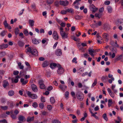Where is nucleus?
Here are the masks:
<instances>
[{
	"mask_svg": "<svg viewBox=\"0 0 123 123\" xmlns=\"http://www.w3.org/2000/svg\"><path fill=\"white\" fill-rule=\"evenodd\" d=\"M112 51L114 52H113L111 56L112 58H113L115 57V54L114 52L116 53L117 52V49L116 48H113L112 49Z\"/></svg>",
	"mask_w": 123,
	"mask_h": 123,
	"instance_id": "nucleus-15",
	"label": "nucleus"
},
{
	"mask_svg": "<svg viewBox=\"0 0 123 123\" xmlns=\"http://www.w3.org/2000/svg\"><path fill=\"white\" fill-rule=\"evenodd\" d=\"M62 27H64L65 26V24L63 22H61L59 24Z\"/></svg>",
	"mask_w": 123,
	"mask_h": 123,
	"instance_id": "nucleus-61",
	"label": "nucleus"
},
{
	"mask_svg": "<svg viewBox=\"0 0 123 123\" xmlns=\"http://www.w3.org/2000/svg\"><path fill=\"white\" fill-rule=\"evenodd\" d=\"M52 106L51 105H49L47 106V108L49 110H51L52 109Z\"/></svg>",
	"mask_w": 123,
	"mask_h": 123,
	"instance_id": "nucleus-53",
	"label": "nucleus"
},
{
	"mask_svg": "<svg viewBox=\"0 0 123 123\" xmlns=\"http://www.w3.org/2000/svg\"><path fill=\"white\" fill-rule=\"evenodd\" d=\"M7 123V122L5 120H0V123Z\"/></svg>",
	"mask_w": 123,
	"mask_h": 123,
	"instance_id": "nucleus-64",
	"label": "nucleus"
},
{
	"mask_svg": "<svg viewBox=\"0 0 123 123\" xmlns=\"http://www.w3.org/2000/svg\"><path fill=\"white\" fill-rule=\"evenodd\" d=\"M59 29L60 30V34L61 33L64 32V31H63V27H59Z\"/></svg>",
	"mask_w": 123,
	"mask_h": 123,
	"instance_id": "nucleus-52",
	"label": "nucleus"
},
{
	"mask_svg": "<svg viewBox=\"0 0 123 123\" xmlns=\"http://www.w3.org/2000/svg\"><path fill=\"white\" fill-rule=\"evenodd\" d=\"M101 24V21H99L98 23H96L94 25L96 27L98 26H100Z\"/></svg>",
	"mask_w": 123,
	"mask_h": 123,
	"instance_id": "nucleus-46",
	"label": "nucleus"
},
{
	"mask_svg": "<svg viewBox=\"0 0 123 123\" xmlns=\"http://www.w3.org/2000/svg\"><path fill=\"white\" fill-rule=\"evenodd\" d=\"M67 10H61L60 12V13L63 15H65L67 14Z\"/></svg>",
	"mask_w": 123,
	"mask_h": 123,
	"instance_id": "nucleus-45",
	"label": "nucleus"
},
{
	"mask_svg": "<svg viewBox=\"0 0 123 123\" xmlns=\"http://www.w3.org/2000/svg\"><path fill=\"white\" fill-rule=\"evenodd\" d=\"M107 90L110 96L112 98H114L115 97V95L114 94L115 93L114 92H113L109 88H107Z\"/></svg>",
	"mask_w": 123,
	"mask_h": 123,
	"instance_id": "nucleus-12",
	"label": "nucleus"
},
{
	"mask_svg": "<svg viewBox=\"0 0 123 123\" xmlns=\"http://www.w3.org/2000/svg\"><path fill=\"white\" fill-rule=\"evenodd\" d=\"M108 105L109 107H110L111 106L113 103L112 100L111 99H109L108 102Z\"/></svg>",
	"mask_w": 123,
	"mask_h": 123,
	"instance_id": "nucleus-29",
	"label": "nucleus"
},
{
	"mask_svg": "<svg viewBox=\"0 0 123 123\" xmlns=\"http://www.w3.org/2000/svg\"><path fill=\"white\" fill-rule=\"evenodd\" d=\"M59 3L60 5L63 6H68L69 4V2L68 0H60Z\"/></svg>",
	"mask_w": 123,
	"mask_h": 123,
	"instance_id": "nucleus-3",
	"label": "nucleus"
},
{
	"mask_svg": "<svg viewBox=\"0 0 123 123\" xmlns=\"http://www.w3.org/2000/svg\"><path fill=\"white\" fill-rule=\"evenodd\" d=\"M71 38L73 39L75 41H78L79 40V39L78 38H77L74 36H71Z\"/></svg>",
	"mask_w": 123,
	"mask_h": 123,
	"instance_id": "nucleus-33",
	"label": "nucleus"
},
{
	"mask_svg": "<svg viewBox=\"0 0 123 123\" xmlns=\"http://www.w3.org/2000/svg\"><path fill=\"white\" fill-rule=\"evenodd\" d=\"M64 72V69L60 65L57 71L58 74H62Z\"/></svg>",
	"mask_w": 123,
	"mask_h": 123,
	"instance_id": "nucleus-8",
	"label": "nucleus"
},
{
	"mask_svg": "<svg viewBox=\"0 0 123 123\" xmlns=\"http://www.w3.org/2000/svg\"><path fill=\"white\" fill-rule=\"evenodd\" d=\"M62 38L63 39H65L68 38V33H66L65 31L60 34Z\"/></svg>",
	"mask_w": 123,
	"mask_h": 123,
	"instance_id": "nucleus-5",
	"label": "nucleus"
},
{
	"mask_svg": "<svg viewBox=\"0 0 123 123\" xmlns=\"http://www.w3.org/2000/svg\"><path fill=\"white\" fill-rule=\"evenodd\" d=\"M44 106V104L43 103H41L39 104V107L41 109H43Z\"/></svg>",
	"mask_w": 123,
	"mask_h": 123,
	"instance_id": "nucleus-30",
	"label": "nucleus"
},
{
	"mask_svg": "<svg viewBox=\"0 0 123 123\" xmlns=\"http://www.w3.org/2000/svg\"><path fill=\"white\" fill-rule=\"evenodd\" d=\"M4 72L3 71H0V79H1L2 76L3 75V74L4 73Z\"/></svg>",
	"mask_w": 123,
	"mask_h": 123,
	"instance_id": "nucleus-59",
	"label": "nucleus"
},
{
	"mask_svg": "<svg viewBox=\"0 0 123 123\" xmlns=\"http://www.w3.org/2000/svg\"><path fill=\"white\" fill-rule=\"evenodd\" d=\"M103 38L106 41H108L109 39V35L106 33H103L102 35Z\"/></svg>",
	"mask_w": 123,
	"mask_h": 123,
	"instance_id": "nucleus-7",
	"label": "nucleus"
},
{
	"mask_svg": "<svg viewBox=\"0 0 123 123\" xmlns=\"http://www.w3.org/2000/svg\"><path fill=\"white\" fill-rule=\"evenodd\" d=\"M4 24L5 27L9 29H11L12 28L11 27L7 24L6 21H4Z\"/></svg>",
	"mask_w": 123,
	"mask_h": 123,
	"instance_id": "nucleus-21",
	"label": "nucleus"
},
{
	"mask_svg": "<svg viewBox=\"0 0 123 123\" xmlns=\"http://www.w3.org/2000/svg\"><path fill=\"white\" fill-rule=\"evenodd\" d=\"M18 65L20 69H22L24 68V66L21 65V63L20 62L18 63Z\"/></svg>",
	"mask_w": 123,
	"mask_h": 123,
	"instance_id": "nucleus-36",
	"label": "nucleus"
},
{
	"mask_svg": "<svg viewBox=\"0 0 123 123\" xmlns=\"http://www.w3.org/2000/svg\"><path fill=\"white\" fill-rule=\"evenodd\" d=\"M18 45L20 46H22L24 44L23 42L21 41H19L18 42Z\"/></svg>",
	"mask_w": 123,
	"mask_h": 123,
	"instance_id": "nucleus-50",
	"label": "nucleus"
},
{
	"mask_svg": "<svg viewBox=\"0 0 123 123\" xmlns=\"http://www.w3.org/2000/svg\"><path fill=\"white\" fill-rule=\"evenodd\" d=\"M26 74V72L22 71L20 72V74L21 76H24Z\"/></svg>",
	"mask_w": 123,
	"mask_h": 123,
	"instance_id": "nucleus-44",
	"label": "nucleus"
},
{
	"mask_svg": "<svg viewBox=\"0 0 123 123\" xmlns=\"http://www.w3.org/2000/svg\"><path fill=\"white\" fill-rule=\"evenodd\" d=\"M110 3V1L108 0H106L104 4L106 5H109Z\"/></svg>",
	"mask_w": 123,
	"mask_h": 123,
	"instance_id": "nucleus-62",
	"label": "nucleus"
},
{
	"mask_svg": "<svg viewBox=\"0 0 123 123\" xmlns=\"http://www.w3.org/2000/svg\"><path fill=\"white\" fill-rule=\"evenodd\" d=\"M31 88L32 90L35 92H37L38 91V88L37 86L33 84L31 85Z\"/></svg>",
	"mask_w": 123,
	"mask_h": 123,
	"instance_id": "nucleus-13",
	"label": "nucleus"
},
{
	"mask_svg": "<svg viewBox=\"0 0 123 123\" xmlns=\"http://www.w3.org/2000/svg\"><path fill=\"white\" fill-rule=\"evenodd\" d=\"M8 46V45L7 44L3 43L0 45V49H6L7 48Z\"/></svg>",
	"mask_w": 123,
	"mask_h": 123,
	"instance_id": "nucleus-19",
	"label": "nucleus"
},
{
	"mask_svg": "<svg viewBox=\"0 0 123 123\" xmlns=\"http://www.w3.org/2000/svg\"><path fill=\"white\" fill-rule=\"evenodd\" d=\"M37 103L36 102H34L32 103V106L35 108H36L38 106Z\"/></svg>",
	"mask_w": 123,
	"mask_h": 123,
	"instance_id": "nucleus-43",
	"label": "nucleus"
},
{
	"mask_svg": "<svg viewBox=\"0 0 123 123\" xmlns=\"http://www.w3.org/2000/svg\"><path fill=\"white\" fill-rule=\"evenodd\" d=\"M97 80L96 79H95L94 80V82L92 84L91 87L92 88L94 86L96 85L97 84Z\"/></svg>",
	"mask_w": 123,
	"mask_h": 123,
	"instance_id": "nucleus-37",
	"label": "nucleus"
},
{
	"mask_svg": "<svg viewBox=\"0 0 123 123\" xmlns=\"http://www.w3.org/2000/svg\"><path fill=\"white\" fill-rule=\"evenodd\" d=\"M53 38L55 40H57L59 38V36L57 31H55L53 32L52 34Z\"/></svg>",
	"mask_w": 123,
	"mask_h": 123,
	"instance_id": "nucleus-6",
	"label": "nucleus"
},
{
	"mask_svg": "<svg viewBox=\"0 0 123 123\" xmlns=\"http://www.w3.org/2000/svg\"><path fill=\"white\" fill-rule=\"evenodd\" d=\"M123 55H121L117 56L116 58V60L117 61H119L121 60L123 57Z\"/></svg>",
	"mask_w": 123,
	"mask_h": 123,
	"instance_id": "nucleus-34",
	"label": "nucleus"
},
{
	"mask_svg": "<svg viewBox=\"0 0 123 123\" xmlns=\"http://www.w3.org/2000/svg\"><path fill=\"white\" fill-rule=\"evenodd\" d=\"M50 101L51 104H54L55 102L54 98L53 97H51L50 98Z\"/></svg>",
	"mask_w": 123,
	"mask_h": 123,
	"instance_id": "nucleus-40",
	"label": "nucleus"
},
{
	"mask_svg": "<svg viewBox=\"0 0 123 123\" xmlns=\"http://www.w3.org/2000/svg\"><path fill=\"white\" fill-rule=\"evenodd\" d=\"M26 94L30 97L33 99H36L37 98V95L35 94L31 93V92L29 91L26 92Z\"/></svg>",
	"mask_w": 123,
	"mask_h": 123,
	"instance_id": "nucleus-2",
	"label": "nucleus"
},
{
	"mask_svg": "<svg viewBox=\"0 0 123 123\" xmlns=\"http://www.w3.org/2000/svg\"><path fill=\"white\" fill-rule=\"evenodd\" d=\"M20 81L23 85H25L27 83L28 80L24 79L22 78L20 79Z\"/></svg>",
	"mask_w": 123,
	"mask_h": 123,
	"instance_id": "nucleus-16",
	"label": "nucleus"
},
{
	"mask_svg": "<svg viewBox=\"0 0 123 123\" xmlns=\"http://www.w3.org/2000/svg\"><path fill=\"white\" fill-rule=\"evenodd\" d=\"M3 83V86L4 88H5L6 86H8L9 85L8 82L6 80L4 81Z\"/></svg>",
	"mask_w": 123,
	"mask_h": 123,
	"instance_id": "nucleus-27",
	"label": "nucleus"
},
{
	"mask_svg": "<svg viewBox=\"0 0 123 123\" xmlns=\"http://www.w3.org/2000/svg\"><path fill=\"white\" fill-rule=\"evenodd\" d=\"M38 83L40 85L39 87L41 89H44L45 88V86L42 80H39L38 81Z\"/></svg>",
	"mask_w": 123,
	"mask_h": 123,
	"instance_id": "nucleus-4",
	"label": "nucleus"
},
{
	"mask_svg": "<svg viewBox=\"0 0 123 123\" xmlns=\"http://www.w3.org/2000/svg\"><path fill=\"white\" fill-rule=\"evenodd\" d=\"M32 50L31 48L30 47H28L26 49V52L27 53H28H28H30L31 54L32 53Z\"/></svg>",
	"mask_w": 123,
	"mask_h": 123,
	"instance_id": "nucleus-26",
	"label": "nucleus"
},
{
	"mask_svg": "<svg viewBox=\"0 0 123 123\" xmlns=\"http://www.w3.org/2000/svg\"><path fill=\"white\" fill-rule=\"evenodd\" d=\"M83 55L84 57L86 58H87L90 56L87 53L84 54Z\"/></svg>",
	"mask_w": 123,
	"mask_h": 123,
	"instance_id": "nucleus-57",
	"label": "nucleus"
},
{
	"mask_svg": "<svg viewBox=\"0 0 123 123\" xmlns=\"http://www.w3.org/2000/svg\"><path fill=\"white\" fill-rule=\"evenodd\" d=\"M56 64L55 63H52L50 64V67L52 69H53L56 66Z\"/></svg>",
	"mask_w": 123,
	"mask_h": 123,
	"instance_id": "nucleus-31",
	"label": "nucleus"
},
{
	"mask_svg": "<svg viewBox=\"0 0 123 123\" xmlns=\"http://www.w3.org/2000/svg\"><path fill=\"white\" fill-rule=\"evenodd\" d=\"M52 123H61V122L57 120H54L53 121Z\"/></svg>",
	"mask_w": 123,
	"mask_h": 123,
	"instance_id": "nucleus-63",
	"label": "nucleus"
},
{
	"mask_svg": "<svg viewBox=\"0 0 123 123\" xmlns=\"http://www.w3.org/2000/svg\"><path fill=\"white\" fill-rule=\"evenodd\" d=\"M62 54L61 50L60 49H56L55 51V54L57 56L61 55Z\"/></svg>",
	"mask_w": 123,
	"mask_h": 123,
	"instance_id": "nucleus-14",
	"label": "nucleus"
},
{
	"mask_svg": "<svg viewBox=\"0 0 123 123\" xmlns=\"http://www.w3.org/2000/svg\"><path fill=\"white\" fill-rule=\"evenodd\" d=\"M90 10L92 12H95L98 10V8H96L93 4H91L90 6Z\"/></svg>",
	"mask_w": 123,
	"mask_h": 123,
	"instance_id": "nucleus-9",
	"label": "nucleus"
},
{
	"mask_svg": "<svg viewBox=\"0 0 123 123\" xmlns=\"http://www.w3.org/2000/svg\"><path fill=\"white\" fill-rule=\"evenodd\" d=\"M69 93L68 91H66L65 94V96L66 98H67L68 97Z\"/></svg>",
	"mask_w": 123,
	"mask_h": 123,
	"instance_id": "nucleus-54",
	"label": "nucleus"
},
{
	"mask_svg": "<svg viewBox=\"0 0 123 123\" xmlns=\"http://www.w3.org/2000/svg\"><path fill=\"white\" fill-rule=\"evenodd\" d=\"M115 80V79L114 78H112V79H109L108 80V82L110 83H111L113 81H114Z\"/></svg>",
	"mask_w": 123,
	"mask_h": 123,
	"instance_id": "nucleus-56",
	"label": "nucleus"
},
{
	"mask_svg": "<svg viewBox=\"0 0 123 123\" xmlns=\"http://www.w3.org/2000/svg\"><path fill=\"white\" fill-rule=\"evenodd\" d=\"M75 18L76 19L79 20L82 18V16L78 15L76 16Z\"/></svg>",
	"mask_w": 123,
	"mask_h": 123,
	"instance_id": "nucleus-49",
	"label": "nucleus"
},
{
	"mask_svg": "<svg viewBox=\"0 0 123 123\" xmlns=\"http://www.w3.org/2000/svg\"><path fill=\"white\" fill-rule=\"evenodd\" d=\"M41 100L42 102H45V98L43 97H42L41 98Z\"/></svg>",
	"mask_w": 123,
	"mask_h": 123,
	"instance_id": "nucleus-55",
	"label": "nucleus"
},
{
	"mask_svg": "<svg viewBox=\"0 0 123 123\" xmlns=\"http://www.w3.org/2000/svg\"><path fill=\"white\" fill-rule=\"evenodd\" d=\"M18 120L21 122H24L26 121V119L23 116L20 115L19 116Z\"/></svg>",
	"mask_w": 123,
	"mask_h": 123,
	"instance_id": "nucleus-17",
	"label": "nucleus"
},
{
	"mask_svg": "<svg viewBox=\"0 0 123 123\" xmlns=\"http://www.w3.org/2000/svg\"><path fill=\"white\" fill-rule=\"evenodd\" d=\"M29 23L30 25L31 26H33L34 25V21L33 20H29Z\"/></svg>",
	"mask_w": 123,
	"mask_h": 123,
	"instance_id": "nucleus-24",
	"label": "nucleus"
},
{
	"mask_svg": "<svg viewBox=\"0 0 123 123\" xmlns=\"http://www.w3.org/2000/svg\"><path fill=\"white\" fill-rule=\"evenodd\" d=\"M59 87L62 91H64L67 88L66 86L63 85H60L59 86Z\"/></svg>",
	"mask_w": 123,
	"mask_h": 123,
	"instance_id": "nucleus-22",
	"label": "nucleus"
},
{
	"mask_svg": "<svg viewBox=\"0 0 123 123\" xmlns=\"http://www.w3.org/2000/svg\"><path fill=\"white\" fill-rule=\"evenodd\" d=\"M115 24L117 26H118L119 24H122L123 25V19L119 18L117 19L115 21Z\"/></svg>",
	"mask_w": 123,
	"mask_h": 123,
	"instance_id": "nucleus-10",
	"label": "nucleus"
},
{
	"mask_svg": "<svg viewBox=\"0 0 123 123\" xmlns=\"http://www.w3.org/2000/svg\"><path fill=\"white\" fill-rule=\"evenodd\" d=\"M98 39H99L100 40H102V38L101 37L99 36L98 37H97V40L98 42L100 44L101 43H102V42L99 40Z\"/></svg>",
	"mask_w": 123,
	"mask_h": 123,
	"instance_id": "nucleus-38",
	"label": "nucleus"
},
{
	"mask_svg": "<svg viewBox=\"0 0 123 123\" xmlns=\"http://www.w3.org/2000/svg\"><path fill=\"white\" fill-rule=\"evenodd\" d=\"M31 54L35 56H37L38 55V52L36 49H34L32 51Z\"/></svg>",
	"mask_w": 123,
	"mask_h": 123,
	"instance_id": "nucleus-23",
	"label": "nucleus"
},
{
	"mask_svg": "<svg viewBox=\"0 0 123 123\" xmlns=\"http://www.w3.org/2000/svg\"><path fill=\"white\" fill-rule=\"evenodd\" d=\"M67 12L70 13H73L74 12V9L71 8H69L67 9Z\"/></svg>",
	"mask_w": 123,
	"mask_h": 123,
	"instance_id": "nucleus-32",
	"label": "nucleus"
},
{
	"mask_svg": "<svg viewBox=\"0 0 123 123\" xmlns=\"http://www.w3.org/2000/svg\"><path fill=\"white\" fill-rule=\"evenodd\" d=\"M15 32L16 35H17L18 34L19 32V30L18 28L17 27L15 28Z\"/></svg>",
	"mask_w": 123,
	"mask_h": 123,
	"instance_id": "nucleus-51",
	"label": "nucleus"
},
{
	"mask_svg": "<svg viewBox=\"0 0 123 123\" xmlns=\"http://www.w3.org/2000/svg\"><path fill=\"white\" fill-rule=\"evenodd\" d=\"M103 118L106 121H107L108 120V119L105 113L103 114L102 116Z\"/></svg>",
	"mask_w": 123,
	"mask_h": 123,
	"instance_id": "nucleus-42",
	"label": "nucleus"
},
{
	"mask_svg": "<svg viewBox=\"0 0 123 123\" xmlns=\"http://www.w3.org/2000/svg\"><path fill=\"white\" fill-rule=\"evenodd\" d=\"M20 78L19 76L17 75L14 78H12V79L11 80L12 82L13 83H17L18 82V79Z\"/></svg>",
	"mask_w": 123,
	"mask_h": 123,
	"instance_id": "nucleus-11",
	"label": "nucleus"
},
{
	"mask_svg": "<svg viewBox=\"0 0 123 123\" xmlns=\"http://www.w3.org/2000/svg\"><path fill=\"white\" fill-rule=\"evenodd\" d=\"M47 12L46 11H44L42 13L43 15L45 17H47Z\"/></svg>",
	"mask_w": 123,
	"mask_h": 123,
	"instance_id": "nucleus-58",
	"label": "nucleus"
},
{
	"mask_svg": "<svg viewBox=\"0 0 123 123\" xmlns=\"http://www.w3.org/2000/svg\"><path fill=\"white\" fill-rule=\"evenodd\" d=\"M77 59L76 58H74L72 60V62L73 63H74L75 64L77 63Z\"/></svg>",
	"mask_w": 123,
	"mask_h": 123,
	"instance_id": "nucleus-47",
	"label": "nucleus"
},
{
	"mask_svg": "<svg viewBox=\"0 0 123 123\" xmlns=\"http://www.w3.org/2000/svg\"><path fill=\"white\" fill-rule=\"evenodd\" d=\"M14 94V92L12 90H10L8 92V94L9 96H13Z\"/></svg>",
	"mask_w": 123,
	"mask_h": 123,
	"instance_id": "nucleus-28",
	"label": "nucleus"
},
{
	"mask_svg": "<svg viewBox=\"0 0 123 123\" xmlns=\"http://www.w3.org/2000/svg\"><path fill=\"white\" fill-rule=\"evenodd\" d=\"M107 9L108 12L109 13H111L112 12V9L111 6H108L107 8Z\"/></svg>",
	"mask_w": 123,
	"mask_h": 123,
	"instance_id": "nucleus-41",
	"label": "nucleus"
},
{
	"mask_svg": "<svg viewBox=\"0 0 123 123\" xmlns=\"http://www.w3.org/2000/svg\"><path fill=\"white\" fill-rule=\"evenodd\" d=\"M115 85H112L111 87L112 90L113 91L114 93H115V94L117 92V90L116 89H114L115 88Z\"/></svg>",
	"mask_w": 123,
	"mask_h": 123,
	"instance_id": "nucleus-25",
	"label": "nucleus"
},
{
	"mask_svg": "<svg viewBox=\"0 0 123 123\" xmlns=\"http://www.w3.org/2000/svg\"><path fill=\"white\" fill-rule=\"evenodd\" d=\"M24 34L26 36H27L29 34L28 31L27 30H25L24 31Z\"/></svg>",
	"mask_w": 123,
	"mask_h": 123,
	"instance_id": "nucleus-60",
	"label": "nucleus"
},
{
	"mask_svg": "<svg viewBox=\"0 0 123 123\" xmlns=\"http://www.w3.org/2000/svg\"><path fill=\"white\" fill-rule=\"evenodd\" d=\"M77 98L79 100L81 101L83 100V97L80 95H76Z\"/></svg>",
	"mask_w": 123,
	"mask_h": 123,
	"instance_id": "nucleus-48",
	"label": "nucleus"
},
{
	"mask_svg": "<svg viewBox=\"0 0 123 123\" xmlns=\"http://www.w3.org/2000/svg\"><path fill=\"white\" fill-rule=\"evenodd\" d=\"M34 118V117H28L27 118V121L28 122H31L33 120Z\"/></svg>",
	"mask_w": 123,
	"mask_h": 123,
	"instance_id": "nucleus-35",
	"label": "nucleus"
},
{
	"mask_svg": "<svg viewBox=\"0 0 123 123\" xmlns=\"http://www.w3.org/2000/svg\"><path fill=\"white\" fill-rule=\"evenodd\" d=\"M41 41L40 40H38L35 38L32 40V42L34 44H37Z\"/></svg>",
	"mask_w": 123,
	"mask_h": 123,
	"instance_id": "nucleus-20",
	"label": "nucleus"
},
{
	"mask_svg": "<svg viewBox=\"0 0 123 123\" xmlns=\"http://www.w3.org/2000/svg\"><path fill=\"white\" fill-rule=\"evenodd\" d=\"M54 2V0H47L46 2L48 4L50 5L52 4Z\"/></svg>",
	"mask_w": 123,
	"mask_h": 123,
	"instance_id": "nucleus-39",
	"label": "nucleus"
},
{
	"mask_svg": "<svg viewBox=\"0 0 123 123\" xmlns=\"http://www.w3.org/2000/svg\"><path fill=\"white\" fill-rule=\"evenodd\" d=\"M88 52L89 54L93 57H94V56L97 54L96 50L92 49L91 48L88 49Z\"/></svg>",
	"mask_w": 123,
	"mask_h": 123,
	"instance_id": "nucleus-1",
	"label": "nucleus"
},
{
	"mask_svg": "<svg viewBox=\"0 0 123 123\" xmlns=\"http://www.w3.org/2000/svg\"><path fill=\"white\" fill-rule=\"evenodd\" d=\"M49 64V62L47 61H44L42 64L43 67L45 68L48 66Z\"/></svg>",
	"mask_w": 123,
	"mask_h": 123,
	"instance_id": "nucleus-18",
	"label": "nucleus"
}]
</instances>
